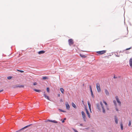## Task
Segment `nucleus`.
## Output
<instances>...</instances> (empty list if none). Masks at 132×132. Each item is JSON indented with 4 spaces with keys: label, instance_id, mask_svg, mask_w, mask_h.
Returning <instances> with one entry per match:
<instances>
[{
    "label": "nucleus",
    "instance_id": "obj_1",
    "mask_svg": "<svg viewBox=\"0 0 132 132\" xmlns=\"http://www.w3.org/2000/svg\"><path fill=\"white\" fill-rule=\"evenodd\" d=\"M103 102L105 105V107H104V106L103 105L102 103V102H100V104L101 106L99 104H97V109L99 110H101V106L102 110V112L103 113H105V108H106V109L107 110H108L109 109L108 107L107 104L106 102L104 101H103Z\"/></svg>",
    "mask_w": 132,
    "mask_h": 132
},
{
    "label": "nucleus",
    "instance_id": "obj_2",
    "mask_svg": "<svg viewBox=\"0 0 132 132\" xmlns=\"http://www.w3.org/2000/svg\"><path fill=\"white\" fill-rule=\"evenodd\" d=\"M96 87L98 92H99L101 91L100 84L98 83L96 84Z\"/></svg>",
    "mask_w": 132,
    "mask_h": 132
},
{
    "label": "nucleus",
    "instance_id": "obj_3",
    "mask_svg": "<svg viewBox=\"0 0 132 132\" xmlns=\"http://www.w3.org/2000/svg\"><path fill=\"white\" fill-rule=\"evenodd\" d=\"M106 51L103 50L101 51H97L96 52L98 54L102 55L106 53Z\"/></svg>",
    "mask_w": 132,
    "mask_h": 132
},
{
    "label": "nucleus",
    "instance_id": "obj_4",
    "mask_svg": "<svg viewBox=\"0 0 132 132\" xmlns=\"http://www.w3.org/2000/svg\"><path fill=\"white\" fill-rule=\"evenodd\" d=\"M69 44V45H71L73 44V40L71 39H69L68 40Z\"/></svg>",
    "mask_w": 132,
    "mask_h": 132
},
{
    "label": "nucleus",
    "instance_id": "obj_5",
    "mask_svg": "<svg viewBox=\"0 0 132 132\" xmlns=\"http://www.w3.org/2000/svg\"><path fill=\"white\" fill-rule=\"evenodd\" d=\"M85 111H86V113L87 114L88 116V117L89 118H90V114H89V113L88 111L87 110V107H86V106H85Z\"/></svg>",
    "mask_w": 132,
    "mask_h": 132
},
{
    "label": "nucleus",
    "instance_id": "obj_6",
    "mask_svg": "<svg viewBox=\"0 0 132 132\" xmlns=\"http://www.w3.org/2000/svg\"><path fill=\"white\" fill-rule=\"evenodd\" d=\"M115 98L117 100V102L120 105L121 104V102L119 100V99L118 97V96H116L115 97Z\"/></svg>",
    "mask_w": 132,
    "mask_h": 132
},
{
    "label": "nucleus",
    "instance_id": "obj_7",
    "mask_svg": "<svg viewBox=\"0 0 132 132\" xmlns=\"http://www.w3.org/2000/svg\"><path fill=\"white\" fill-rule=\"evenodd\" d=\"M13 88H16L18 87H23L24 86L23 85H20V86H17L16 85H14L12 86Z\"/></svg>",
    "mask_w": 132,
    "mask_h": 132
},
{
    "label": "nucleus",
    "instance_id": "obj_8",
    "mask_svg": "<svg viewBox=\"0 0 132 132\" xmlns=\"http://www.w3.org/2000/svg\"><path fill=\"white\" fill-rule=\"evenodd\" d=\"M32 125V124H31L28 125H27V126L24 127L22 129H20L18 131H20V130H23V129H24L26 128H28V127H29L30 126H31Z\"/></svg>",
    "mask_w": 132,
    "mask_h": 132
},
{
    "label": "nucleus",
    "instance_id": "obj_9",
    "mask_svg": "<svg viewBox=\"0 0 132 132\" xmlns=\"http://www.w3.org/2000/svg\"><path fill=\"white\" fill-rule=\"evenodd\" d=\"M44 97L46 98L48 100H50L49 96L47 95L46 93H45V92H44Z\"/></svg>",
    "mask_w": 132,
    "mask_h": 132
},
{
    "label": "nucleus",
    "instance_id": "obj_10",
    "mask_svg": "<svg viewBox=\"0 0 132 132\" xmlns=\"http://www.w3.org/2000/svg\"><path fill=\"white\" fill-rule=\"evenodd\" d=\"M65 105L67 109L68 110L70 108V107L68 102H65Z\"/></svg>",
    "mask_w": 132,
    "mask_h": 132
},
{
    "label": "nucleus",
    "instance_id": "obj_11",
    "mask_svg": "<svg viewBox=\"0 0 132 132\" xmlns=\"http://www.w3.org/2000/svg\"><path fill=\"white\" fill-rule=\"evenodd\" d=\"M88 106L90 110V111L91 112V104L90 103L89 101L88 102Z\"/></svg>",
    "mask_w": 132,
    "mask_h": 132
},
{
    "label": "nucleus",
    "instance_id": "obj_12",
    "mask_svg": "<svg viewBox=\"0 0 132 132\" xmlns=\"http://www.w3.org/2000/svg\"><path fill=\"white\" fill-rule=\"evenodd\" d=\"M129 64L131 67L132 68V59H130L129 60Z\"/></svg>",
    "mask_w": 132,
    "mask_h": 132
},
{
    "label": "nucleus",
    "instance_id": "obj_13",
    "mask_svg": "<svg viewBox=\"0 0 132 132\" xmlns=\"http://www.w3.org/2000/svg\"><path fill=\"white\" fill-rule=\"evenodd\" d=\"M105 92L107 96H109V94L108 91L107 89H105Z\"/></svg>",
    "mask_w": 132,
    "mask_h": 132
},
{
    "label": "nucleus",
    "instance_id": "obj_14",
    "mask_svg": "<svg viewBox=\"0 0 132 132\" xmlns=\"http://www.w3.org/2000/svg\"><path fill=\"white\" fill-rule=\"evenodd\" d=\"M45 52V51H39L38 53L39 54H43Z\"/></svg>",
    "mask_w": 132,
    "mask_h": 132
},
{
    "label": "nucleus",
    "instance_id": "obj_15",
    "mask_svg": "<svg viewBox=\"0 0 132 132\" xmlns=\"http://www.w3.org/2000/svg\"><path fill=\"white\" fill-rule=\"evenodd\" d=\"M121 129V130H123V125L122 122H121L120 123Z\"/></svg>",
    "mask_w": 132,
    "mask_h": 132
},
{
    "label": "nucleus",
    "instance_id": "obj_16",
    "mask_svg": "<svg viewBox=\"0 0 132 132\" xmlns=\"http://www.w3.org/2000/svg\"><path fill=\"white\" fill-rule=\"evenodd\" d=\"M81 114L82 115V117H86L85 113L84 111H82L81 112Z\"/></svg>",
    "mask_w": 132,
    "mask_h": 132
},
{
    "label": "nucleus",
    "instance_id": "obj_17",
    "mask_svg": "<svg viewBox=\"0 0 132 132\" xmlns=\"http://www.w3.org/2000/svg\"><path fill=\"white\" fill-rule=\"evenodd\" d=\"M72 106L73 107H74L75 108H76V106L75 105V104L73 103L72 102Z\"/></svg>",
    "mask_w": 132,
    "mask_h": 132
},
{
    "label": "nucleus",
    "instance_id": "obj_18",
    "mask_svg": "<svg viewBox=\"0 0 132 132\" xmlns=\"http://www.w3.org/2000/svg\"><path fill=\"white\" fill-rule=\"evenodd\" d=\"M60 89L62 93V94H64V89L62 88H60Z\"/></svg>",
    "mask_w": 132,
    "mask_h": 132
},
{
    "label": "nucleus",
    "instance_id": "obj_19",
    "mask_svg": "<svg viewBox=\"0 0 132 132\" xmlns=\"http://www.w3.org/2000/svg\"><path fill=\"white\" fill-rule=\"evenodd\" d=\"M34 91H35L36 92H41V91L39 90H38V89H34Z\"/></svg>",
    "mask_w": 132,
    "mask_h": 132
},
{
    "label": "nucleus",
    "instance_id": "obj_20",
    "mask_svg": "<svg viewBox=\"0 0 132 132\" xmlns=\"http://www.w3.org/2000/svg\"><path fill=\"white\" fill-rule=\"evenodd\" d=\"M50 122H54V123H57V121H56L55 120H50Z\"/></svg>",
    "mask_w": 132,
    "mask_h": 132
},
{
    "label": "nucleus",
    "instance_id": "obj_21",
    "mask_svg": "<svg viewBox=\"0 0 132 132\" xmlns=\"http://www.w3.org/2000/svg\"><path fill=\"white\" fill-rule=\"evenodd\" d=\"M115 121L116 123V124H117L118 123V119L116 118H115Z\"/></svg>",
    "mask_w": 132,
    "mask_h": 132
},
{
    "label": "nucleus",
    "instance_id": "obj_22",
    "mask_svg": "<svg viewBox=\"0 0 132 132\" xmlns=\"http://www.w3.org/2000/svg\"><path fill=\"white\" fill-rule=\"evenodd\" d=\"M80 55L82 57H86L84 55H82V54H80Z\"/></svg>",
    "mask_w": 132,
    "mask_h": 132
},
{
    "label": "nucleus",
    "instance_id": "obj_23",
    "mask_svg": "<svg viewBox=\"0 0 132 132\" xmlns=\"http://www.w3.org/2000/svg\"><path fill=\"white\" fill-rule=\"evenodd\" d=\"M90 91V92H91L92 96V97H94V95L93 94V92L92 90V91Z\"/></svg>",
    "mask_w": 132,
    "mask_h": 132
},
{
    "label": "nucleus",
    "instance_id": "obj_24",
    "mask_svg": "<svg viewBox=\"0 0 132 132\" xmlns=\"http://www.w3.org/2000/svg\"><path fill=\"white\" fill-rule=\"evenodd\" d=\"M131 122L130 121H129V123L128 124V126H131Z\"/></svg>",
    "mask_w": 132,
    "mask_h": 132
},
{
    "label": "nucleus",
    "instance_id": "obj_25",
    "mask_svg": "<svg viewBox=\"0 0 132 132\" xmlns=\"http://www.w3.org/2000/svg\"><path fill=\"white\" fill-rule=\"evenodd\" d=\"M113 102L114 103V104L116 106L117 105V104L116 103V101L115 100H114L113 101Z\"/></svg>",
    "mask_w": 132,
    "mask_h": 132
},
{
    "label": "nucleus",
    "instance_id": "obj_26",
    "mask_svg": "<svg viewBox=\"0 0 132 132\" xmlns=\"http://www.w3.org/2000/svg\"><path fill=\"white\" fill-rule=\"evenodd\" d=\"M12 78V77L10 76L8 77H7V78L8 79H11Z\"/></svg>",
    "mask_w": 132,
    "mask_h": 132
},
{
    "label": "nucleus",
    "instance_id": "obj_27",
    "mask_svg": "<svg viewBox=\"0 0 132 132\" xmlns=\"http://www.w3.org/2000/svg\"><path fill=\"white\" fill-rule=\"evenodd\" d=\"M47 77H43V79H47Z\"/></svg>",
    "mask_w": 132,
    "mask_h": 132
},
{
    "label": "nucleus",
    "instance_id": "obj_28",
    "mask_svg": "<svg viewBox=\"0 0 132 132\" xmlns=\"http://www.w3.org/2000/svg\"><path fill=\"white\" fill-rule=\"evenodd\" d=\"M50 89L49 87H47V92H49Z\"/></svg>",
    "mask_w": 132,
    "mask_h": 132
},
{
    "label": "nucleus",
    "instance_id": "obj_29",
    "mask_svg": "<svg viewBox=\"0 0 132 132\" xmlns=\"http://www.w3.org/2000/svg\"><path fill=\"white\" fill-rule=\"evenodd\" d=\"M17 70L18 71H19V72H21V73H22L24 72V71H22V70Z\"/></svg>",
    "mask_w": 132,
    "mask_h": 132
},
{
    "label": "nucleus",
    "instance_id": "obj_30",
    "mask_svg": "<svg viewBox=\"0 0 132 132\" xmlns=\"http://www.w3.org/2000/svg\"><path fill=\"white\" fill-rule=\"evenodd\" d=\"M131 48V47H130L128 48H126V50L125 51H127V50H129Z\"/></svg>",
    "mask_w": 132,
    "mask_h": 132
},
{
    "label": "nucleus",
    "instance_id": "obj_31",
    "mask_svg": "<svg viewBox=\"0 0 132 132\" xmlns=\"http://www.w3.org/2000/svg\"><path fill=\"white\" fill-rule=\"evenodd\" d=\"M37 84V83L36 82H35L33 83V85L35 86Z\"/></svg>",
    "mask_w": 132,
    "mask_h": 132
},
{
    "label": "nucleus",
    "instance_id": "obj_32",
    "mask_svg": "<svg viewBox=\"0 0 132 132\" xmlns=\"http://www.w3.org/2000/svg\"><path fill=\"white\" fill-rule=\"evenodd\" d=\"M89 88L90 89V91H92V87H91V86H90V85L89 86Z\"/></svg>",
    "mask_w": 132,
    "mask_h": 132
},
{
    "label": "nucleus",
    "instance_id": "obj_33",
    "mask_svg": "<svg viewBox=\"0 0 132 132\" xmlns=\"http://www.w3.org/2000/svg\"><path fill=\"white\" fill-rule=\"evenodd\" d=\"M83 118L84 120L85 121H86V117H83Z\"/></svg>",
    "mask_w": 132,
    "mask_h": 132
},
{
    "label": "nucleus",
    "instance_id": "obj_34",
    "mask_svg": "<svg viewBox=\"0 0 132 132\" xmlns=\"http://www.w3.org/2000/svg\"><path fill=\"white\" fill-rule=\"evenodd\" d=\"M116 110L117 111H119V110H118V109L117 108H116Z\"/></svg>",
    "mask_w": 132,
    "mask_h": 132
},
{
    "label": "nucleus",
    "instance_id": "obj_35",
    "mask_svg": "<svg viewBox=\"0 0 132 132\" xmlns=\"http://www.w3.org/2000/svg\"><path fill=\"white\" fill-rule=\"evenodd\" d=\"M50 121V120H48L47 121H46V123H47L48 122H49Z\"/></svg>",
    "mask_w": 132,
    "mask_h": 132
},
{
    "label": "nucleus",
    "instance_id": "obj_36",
    "mask_svg": "<svg viewBox=\"0 0 132 132\" xmlns=\"http://www.w3.org/2000/svg\"><path fill=\"white\" fill-rule=\"evenodd\" d=\"M60 101L61 102H63V100L62 99H61L60 100Z\"/></svg>",
    "mask_w": 132,
    "mask_h": 132
},
{
    "label": "nucleus",
    "instance_id": "obj_37",
    "mask_svg": "<svg viewBox=\"0 0 132 132\" xmlns=\"http://www.w3.org/2000/svg\"><path fill=\"white\" fill-rule=\"evenodd\" d=\"M80 126H83V124L81 123L80 124Z\"/></svg>",
    "mask_w": 132,
    "mask_h": 132
},
{
    "label": "nucleus",
    "instance_id": "obj_38",
    "mask_svg": "<svg viewBox=\"0 0 132 132\" xmlns=\"http://www.w3.org/2000/svg\"><path fill=\"white\" fill-rule=\"evenodd\" d=\"M74 130L75 132H78V131L75 129H74Z\"/></svg>",
    "mask_w": 132,
    "mask_h": 132
},
{
    "label": "nucleus",
    "instance_id": "obj_39",
    "mask_svg": "<svg viewBox=\"0 0 132 132\" xmlns=\"http://www.w3.org/2000/svg\"><path fill=\"white\" fill-rule=\"evenodd\" d=\"M113 78H114V79H116V78H117V77H115V76H114L113 77Z\"/></svg>",
    "mask_w": 132,
    "mask_h": 132
},
{
    "label": "nucleus",
    "instance_id": "obj_40",
    "mask_svg": "<svg viewBox=\"0 0 132 132\" xmlns=\"http://www.w3.org/2000/svg\"><path fill=\"white\" fill-rule=\"evenodd\" d=\"M60 111H61L62 112H65L64 111H63V110H61V109H60L59 110Z\"/></svg>",
    "mask_w": 132,
    "mask_h": 132
},
{
    "label": "nucleus",
    "instance_id": "obj_41",
    "mask_svg": "<svg viewBox=\"0 0 132 132\" xmlns=\"http://www.w3.org/2000/svg\"><path fill=\"white\" fill-rule=\"evenodd\" d=\"M58 96L59 97H60V94H58Z\"/></svg>",
    "mask_w": 132,
    "mask_h": 132
},
{
    "label": "nucleus",
    "instance_id": "obj_42",
    "mask_svg": "<svg viewBox=\"0 0 132 132\" xmlns=\"http://www.w3.org/2000/svg\"><path fill=\"white\" fill-rule=\"evenodd\" d=\"M82 103L84 104V101H82Z\"/></svg>",
    "mask_w": 132,
    "mask_h": 132
},
{
    "label": "nucleus",
    "instance_id": "obj_43",
    "mask_svg": "<svg viewBox=\"0 0 132 132\" xmlns=\"http://www.w3.org/2000/svg\"><path fill=\"white\" fill-rule=\"evenodd\" d=\"M64 122H65L64 120H63L62 121V123H64Z\"/></svg>",
    "mask_w": 132,
    "mask_h": 132
},
{
    "label": "nucleus",
    "instance_id": "obj_44",
    "mask_svg": "<svg viewBox=\"0 0 132 132\" xmlns=\"http://www.w3.org/2000/svg\"><path fill=\"white\" fill-rule=\"evenodd\" d=\"M3 91V89L2 90H0V92H2Z\"/></svg>",
    "mask_w": 132,
    "mask_h": 132
},
{
    "label": "nucleus",
    "instance_id": "obj_45",
    "mask_svg": "<svg viewBox=\"0 0 132 132\" xmlns=\"http://www.w3.org/2000/svg\"><path fill=\"white\" fill-rule=\"evenodd\" d=\"M126 53H127V54H128V53H129V52H126Z\"/></svg>",
    "mask_w": 132,
    "mask_h": 132
},
{
    "label": "nucleus",
    "instance_id": "obj_46",
    "mask_svg": "<svg viewBox=\"0 0 132 132\" xmlns=\"http://www.w3.org/2000/svg\"><path fill=\"white\" fill-rule=\"evenodd\" d=\"M66 119V118H65L64 119V120H65Z\"/></svg>",
    "mask_w": 132,
    "mask_h": 132
},
{
    "label": "nucleus",
    "instance_id": "obj_47",
    "mask_svg": "<svg viewBox=\"0 0 132 132\" xmlns=\"http://www.w3.org/2000/svg\"><path fill=\"white\" fill-rule=\"evenodd\" d=\"M48 124V123H47V124H46V125H47V124Z\"/></svg>",
    "mask_w": 132,
    "mask_h": 132
},
{
    "label": "nucleus",
    "instance_id": "obj_48",
    "mask_svg": "<svg viewBox=\"0 0 132 132\" xmlns=\"http://www.w3.org/2000/svg\"><path fill=\"white\" fill-rule=\"evenodd\" d=\"M18 132V131H16L15 132Z\"/></svg>",
    "mask_w": 132,
    "mask_h": 132
},
{
    "label": "nucleus",
    "instance_id": "obj_49",
    "mask_svg": "<svg viewBox=\"0 0 132 132\" xmlns=\"http://www.w3.org/2000/svg\"><path fill=\"white\" fill-rule=\"evenodd\" d=\"M108 132H111V131H109Z\"/></svg>",
    "mask_w": 132,
    "mask_h": 132
}]
</instances>
